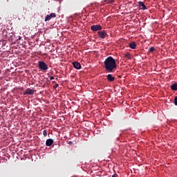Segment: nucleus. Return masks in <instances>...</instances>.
I'll use <instances>...</instances> for the list:
<instances>
[{"mask_svg": "<svg viewBox=\"0 0 177 177\" xmlns=\"http://www.w3.org/2000/svg\"><path fill=\"white\" fill-rule=\"evenodd\" d=\"M104 66L108 73H114L117 68V62L113 57H108L104 62Z\"/></svg>", "mask_w": 177, "mask_h": 177, "instance_id": "1", "label": "nucleus"}, {"mask_svg": "<svg viewBox=\"0 0 177 177\" xmlns=\"http://www.w3.org/2000/svg\"><path fill=\"white\" fill-rule=\"evenodd\" d=\"M38 67H39V70H41V71H46V70H48L49 68V67H48V65L46 64V63H45L44 62H42V61H39L38 62Z\"/></svg>", "mask_w": 177, "mask_h": 177, "instance_id": "2", "label": "nucleus"}, {"mask_svg": "<svg viewBox=\"0 0 177 177\" xmlns=\"http://www.w3.org/2000/svg\"><path fill=\"white\" fill-rule=\"evenodd\" d=\"M97 35L101 39H104L106 37H109L106 30H100L97 32Z\"/></svg>", "mask_w": 177, "mask_h": 177, "instance_id": "3", "label": "nucleus"}, {"mask_svg": "<svg viewBox=\"0 0 177 177\" xmlns=\"http://www.w3.org/2000/svg\"><path fill=\"white\" fill-rule=\"evenodd\" d=\"M102 27L100 25H93L91 26V30L93 31H100V30H102Z\"/></svg>", "mask_w": 177, "mask_h": 177, "instance_id": "4", "label": "nucleus"}, {"mask_svg": "<svg viewBox=\"0 0 177 177\" xmlns=\"http://www.w3.org/2000/svg\"><path fill=\"white\" fill-rule=\"evenodd\" d=\"M34 92L35 91L34 89H31L30 88H28L24 92V95H34Z\"/></svg>", "mask_w": 177, "mask_h": 177, "instance_id": "5", "label": "nucleus"}, {"mask_svg": "<svg viewBox=\"0 0 177 177\" xmlns=\"http://www.w3.org/2000/svg\"><path fill=\"white\" fill-rule=\"evenodd\" d=\"M73 66L75 68H76L77 70H80L81 68V64H80V62H73Z\"/></svg>", "mask_w": 177, "mask_h": 177, "instance_id": "6", "label": "nucleus"}, {"mask_svg": "<svg viewBox=\"0 0 177 177\" xmlns=\"http://www.w3.org/2000/svg\"><path fill=\"white\" fill-rule=\"evenodd\" d=\"M53 145V140L52 138L47 139L46 141V146L50 147Z\"/></svg>", "mask_w": 177, "mask_h": 177, "instance_id": "7", "label": "nucleus"}, {"mask_svg": "<svg viewBox=\"0 0 177 177\" xmlns=\"http://www.w3.org/2000/svg\"><path fill=\"white\" fill-rule=\"evenodd\" d=\"M52 17H56L55 13H51L50 15H48L45 18V21H48V20H50Z\"/></svg>", "mask_w": 177, "mask_h": 177, "instance_id": "8", "label": "nucleus"}, {"mask_svg": "<svg viewBox=\"0 0 177 177\" xmlns=\"http://www.w3.org/2000/svg\"><path fill=\"white\" fill-rule=\"evenodd\" d=\"M106 80H108L109 81V82H113V81H114V80H115V77H113V75L111 74H109L106 75Z\"/></svg>", "mask_w": 177, "mask_h": 177, "instance_id": "9", "label": "nucleus"}, {"mask_svg": "<svg viewBox=\"0 0 177 177\" xmlns=\"http://www.w3.org/2000/svg\"><path fill=\"white\" fill-rule=\"evenodd\" d=\"M138 5H139L140 8H142L143 10H146V9H147V8H146V6L145 5L144 2L139 1Z\"/></svg>", "mask_w": 177, "mask_h": 177, "instance_id": "10", "label": "nucleus"}, {"mask_svg": "<svg viewBox=\"0 0 177 177\" xmlns=\"http://www.w3.org/2000/svg\"><path fill=\"white\" fill-rule=\"evenodd\" d=\"M129 46L131 49H136V43L135 41H132L129 44Z\"/></svg>", "mask_w": 177, "mask_h": 177, "instance_id": "11", "label": "nucleus"}, {"mask_svg": "<svg viewBox=\"0 0 177 177\" xmlns=\"http://www.w3.org/2000/svg\"><path fill=\"white\" fill-rule=\"evenodd\" d=\"M171 91H177V83L172 84L170 86Z\"/></svg>", "mask_w": 177, "mask_h": 177, "instance_id": "12", "label": "nucleus"}, {"mask_svg": "<svg viewBox=\"0 0 177 177\" xmlns=\"http://www.w3.org/2000/svg\"><path fill=\"white\" fill-rule=\"evenodd\" d=\"M154 50H156V48L154 47H151L149 50V52L150 53H153V52H154Z\"/></svg>", "mask_w": 177, "mask_h": 177, "instance_id": "13", "label": "nucleus"}, {"mask_svg": "<svg viewBox=\"0 0 177 177\" xmlns=\"http://www.w3.org/2000/svg\"><path fill=\"white\" fill-rule=\"evenodd\" d=\"M104 2H106V3H113L114 0H104Z\"/></svg>", "mask_w": 177, "mask_h": 177, "instance_id": "14", "label": "nucleus"}, {"mask_svg": "<svg viewBox=\"0 0 177 177\" xmlns=\"http://www.w3.org/2000/svg\"><path fill=\"white\" fill-rule=\"evenodd\" d=\"M124 57H127V59H131V54L129 53H126L124 55Z\"/></svg>", "mask_w": 177, "mask_h": 177, "instance_id": "15", "label": "nucleus"}, {"mask_svg": "<svg viewBox=\"0 0 177 177\" xmlns=\"http://www.w3.org/2000/svg\"><path fill=\"white\" fill-rule=\"evenodd\" d=\"M43 135L45 137L48 136V132L46 131V130H44L43 131Z\"/></svg>", "mask_w": 177, "mask_h": 177, "instance_id": "16", "label": "nucleus"}, {"mask_svg": "<svg viewBox=\"0 0 177 177\" xmlns=\"http://www.w3.org/2000/svg\"><path fill=\"white\" fill-rule=\"evenodd\" d=\"M58 86H59V84H55L53 86V88H54V89H56Z\"/></svg>", "mask_w": 177, "mask_h": 177, "instance_id": "17", "label": "nucleus"}, {"mask_svg": "<svg viewBox=\"0 0 177 177\" xmlns=\"http://www.w3.org/2000/svg\"><path fill=\"white\" fill-rule=\"evenodd\" d=\"M174 104L177 106V97H175L174 98Z\"/></svg>", "mask_w": 177, "mask_h": 177, "instance_id": "18", "label": "nucleus"}, {"mask_svg": "<svg viewBox=\"0 0 177 177\" xmlns=\"http://www.w3.org/2000/svg\"><path fill=\"white\" fill-rule=\"evenodd\" d=\"M112 177H118V174H113V175L112 176Z\"/></svg>", "mask_w": 177, "mask_h": 177, "instance_id": "19", "label": "nucleus"}, {"mask_svg": "<svg viewBox=\"0 0 177 177\" xmlns=\"http://www.w3.org/2000/svg\"><path fill=\"white\" fill-rule=\"evenodd\" d=\"M50 80L52 81V80H55V77L53 76H50Z\"/></svg>", "mask_w": 177, "mask_h": 177, "instance_id": "20", "label": "nucleus"}, {"mask_svg": "<svg viewBox=\"0 0 177 177\" xmlns=\"http://www.w3.org/2000/svg\"><path fill=\"white\" fill-rule=\"evenodd\" d=\"M68 145H73V142L69 141V142H68Z\"/></svg>", "mask_w": 177, "mask_h": 177, "instance_id": "21", "label": "nucleus"}, {"mask_svg": "<svg viewBox=\"0 0 177 177\" xmlns=\"http://www.w3.org/2000/svg\"><path fill=\"white\" fill-rule=\"evenodd\" d=\"M53 82L54 84H56V82H55V81H53Z\"/></svg>", "mask_w": 177, "mask_h": 177, "instance_id": "22", "label": "nucleus"}]
</instances>
